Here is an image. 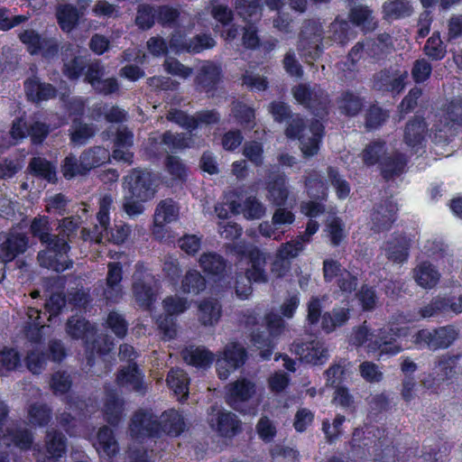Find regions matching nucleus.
<instances>
[{"instance_id":"412c9836","label":"nucleus","mask_w":462,"mask_h":462,"mask_svg":"<svg viewBox=\"0 0 462 462\" xmlns=\"http://www.w3.org/2000/svg\"><path fill=\"white\" fill-rule=\"evenodd\" d=\"M27 233H7L6 239L0 245V261L7 263L23 254L29 245Z\"/></svg>"},{"instance_id":"c85d7f7f","label":"nucleus","mask_w":462,"mask_h":462,"mask_svg":"<svg viewBox=\"0 0 462 462\" xmlns=\"http://www.w3.org/2000/svg\"><path fill=\"white\" fill-rule=\"evenodd\" d=\"M162 435L169 437H179L185 430V421L183 416L175 409L164 411L161 415Z\"/></svg>"},{"instance_id":"423d86ee","label":"nucleus","mask_w":462,"mask_h":462,"mask_svg":"<svg viewBox=\"0 0 462 462\" xmlns=\"http://www.w3.org/2000/svg\"><path fill=\"white\" fill-rule=\"evenodd\" d=\"M458 332L453 325L419 329L412 337L413 343L420 349L438 351L448 348L457 338Z\"/></svg>"},{"instance_id":"e433bc0d","label":"nucleus","mask_w":462,"mask_h":462,"mask_svg":"<svg viewBox=\"0 0 462 462\" xmlns=\"http://www.w3.org/2000/svg\"><path fill=\"white\" fill-rule=\"evenodd\" d=\"M107 267V289L105 291V295L107 300L116 302L118 298L121 297L120 282L123 279V267L119 262H111Z\"/></svg>"},{"instance_id":"79ce46f5","label":"nucleus","mask_w":462,"mask_h":462,"mask_svg":"<svg viewBox=\"0 0 462 462\" xmlns=\"http://www.w3.org/2000/svg\"><path fill=\"white\" fill-rule=\"evenodd\" d=\"M390 118V111L377 102L372 103L365 111V127L367 131H375L383 127Z\"/></svg>"},{"instance_id":"c9c22d12","label":"nucleus","mask_w":462,"mask_h":462,"mask_svg":"<svg viewBox=\"0 0 462 462\" xmlns=\"http://www.w3.org/2000/svg\"><path fill=\"white\" fill-rule=\"evenodd\" d=\"M179 207L171 199L161 200L156 206L153 215L154 226L163 228L164 226L179 218Z\"/></svg>"},{"instance_id":"6e6552de","label":"nucleus","mask_w":462,"mask_h":462,"mask_svg":"<svg viewBox=\"0 0 462 462\" xmlns=\"http://www.w3.org/2000/svg\"><path fill=\"white\" fill-rule=\"evenodd\" d=\"M402 329L397 325H393L372 330L367 345L369 352L379 353L380 356L399 354L402 346L397 339L402 335Z\"/></svg>"},{"instance_id":"2eb2a0df","label":"nucleus","mask_w":462,"mask_h":462,"mask_svg":"<svg viewBox=\"0 0 462 462\" xmlns=\"http://www.w3.org/2000/svg\"><path fill=\"white\" fill-rule=\"evenodd\" d=\"M452 312L456 315L462 312V295L456 296H437L424 307L419 310L421 319H430Z\"/></svg>"},{"instance_id":"09e8293b","label":"nucleus","mask_w":462,"mask_h":462,"mask_svg":"<svg viewBox=\"0 0 462 462\" xmlns=\"http://www.w3.org/2000/svg\"><path fill=\"white\" fill-rule=\"evenodd\" d=\"M315 233H302L300 239L291 240L282 244L277 252V258L282 261H289L296 256L304 249V242H309Z\"/></svg>"},{"instance_id":"ea45409f","label":"nucleus","mask_w":462,"mask_h":462,"mask_svg":"<svg viewBox=\"0 0 462 462\" xmlns=\"http://www.w3.org/2000/svg\"><path fill=\"white\" fill-rule=\"evenodd\" d=\"M26 315L28 321L24 327L26 338L32 343H41L42 340V328L44 321L42 319V311L33 307H28Z\"/></svg>"},{"instance_id":"69168bd1","label":"nucleus","mask_w":462,"mask_h":462,"mask_svg":"<svg viewBox=\"0 0 462 462\" xmlns=\"http://www.w3.org/2000/svg\"><path fill=\"white\" fill-rule=\"evenodd\" d=\"M265 212L266 208L255 196H249L243 202L242 213L248 220L261 219Z\"/></svg>"},{"instance_id":"338daca9","label":"nucleus","mask_w":462,"mask_h":462,"mask_svg":"<svg viewBox=\"0 0 462 462\" xmlns=\"http://www.w3.org/2000/svg\"><path fill=\"white\" fill-rule=\"evenodd\" d=\"M232 114L241 125H249L255 120V110L242 101L233 102Z\"/></svg>"},{"instance_id":"f704fd0d","label":"nucleus","mask_w":462,"mask_h":462,"mask_svg":"<svg viewBox=\"0 0 462 462\" xmlns=\"http://www.w3.org/2000/svg\"><path fill=\"white\" fill-rule=\"evenodd\" d=\"M351 310L349 308H333L331 311H325L322 315L321 329L326 334H330L337 328L347 323L350 319Z\"/></svg>"},{"instance_id":"8fccbe9b","label":"nucleus","mask_w":462,"mask_h":462,"mask_svg":"<svg viewBox=\"0 0 462 462\" xmlns=\"http://www.w3.org/2000/svg\"><path fill=\"white\" fill-rule=\"evenodd\" d=\"M206 279L197 270H189L181 280L180 290L186 294L198 295L206 289Z\"/></svg>"},{"instance_id":"5701e85b","label":"nucleus","mask_w":462,"mask_h":462,"mask_svg":"<svg viewBox=\"0 0 462 462\" xmlns=\"http://www.w3.org/2000/svg\"><path fill=\"white\" fill-rule=\"evenodd\" d=\"M116 381L119 386H131L137 393L146 390L143 374L135 362H130L127 366L120 368L116 373Z\"/></svg>"},{"instance_id":"3c124183","label":"nucleus","mask_w":462,"mask_h":462,"mask_svg":"<svg viewBox=\"0 0 462 462\" xmlns=\"http://www.w3.org/2000/svg\"><path fill=\"white\" fill-rule=\"evenodd\" d=\"M424 54L432 61H439L445 58L447 54V45L440 37V32L435 31L428 38L423 47Z\"/></svg>"},{"instance_id":"b1692460","label":"nucleus","mask_w":462,"mask_h":462,"mask_svg":"<svg viewBox=\"0 0 462 462\" xmlns=\"http://www.w3.org/2000/svg\"><path fill=\"white\" fill-rule=\"evenodd\" d=\"M124 411V399L120 398L115 391L107 393L102 409L106 423L112 427H117L123 420Z\"/></svg>"},{"instance_id":"de8ad7c7","label":"nucleus","mask_w":462,"mask_h":462,"mask_svg":"<svg viewBox=\"0 0 462 462\" xmlns=\"http://www.w3.org/2000/svg\"><path fill=\"white\" fill-rule=\"evenodd\" d=\"M414 272L415 281L422 288L431 289L435 287L439 281L438 270L428 262L421 263L415 268Z\"/></svg>"},{"instance_id":"7ed1b4c3","label":"nucleus","mask_w":462,"mask_h":462,"mask_svg":"<svg viewBox=\"0 0 462 462\" xmlns=\"http://www.w3.org/2000/svg\"><path fill=\"white\" fill-rule=\"evenodd\" d=\"M39 237L46 249L38 253V262L42 267L53 270L57 273L64 272L72 266V261L68 259L70 246L65 237H59L53 233H32ZM69 236L71 233H61Z\"/></svg>"},{"instance_id":"393cba45","label":"nucleus","mask_w":462,"mask_h":462,"mask_svg":"<svg viewBox=\"0 0 462 462\" xmlns=\"http://www.w3.org/2000/svg\"><path fill=\"white\" fill-rule=\"evenodd\" d=\"M183 361L190 366L198 369H208L214 362V354L203 346H186L181 351Z\"/></svg>"},{"instance_id":"72a5a7b5","label":"nucleus","mask_w":462,"mask_h":462,"mask_svg":"<svg viewBox=\"0 0 462 462\" xmlns=\"http://www.w3.org/2000/svg\"><path fill=\"white\" fill-rule=\"evenodd\" d=\"M305 188L308 196L311 199L326 202L328 198V185L322 176L317 171H310L305 177Z\"/></svg>"},{"instance_id":"37998d69","label":"nucleus","mask_w":462,"mask_h":462,"mask_svg":"<svg viewBox=\"0 0 462 462\" xmlns=\"http://www.w3.org/2000/svg\"><path fill=\"white\" fill-rule=\"evenodd\" d=\"M338 109L348 117L356 116L364 107V99L351 90L343 91L337 98Z\"/></svg>"},{"instance_id":"6e6d98bb","label":"nucleus","mask_w":462,"mask_h":462,"mask_svg":"<svg viewBox=\"0 0 462 462\" xmlns=\"http://www.w3.org/2000/svg\"><path fill=\"white\" fill-rule=\"evenodd\" d=\"M65 95L60 97L64 103V109L71 119L72 124H78L79 120L83 119L86 107L87 100L82 97H73L71 98L65 99Z\"/></svg>"},{"instance_id":"ddd939ff","label":"nucleus","mask_w":462,"mask_h":462,"mask_svg":"<svg viewBox=\"0 0 462 462\" xmlns=\"http://www.w3.org/2000/svg\"><path fill=\"white\" fill-rule=\"evenodd\" d=\"M246 359L247 351L241 344L237 342L228 344L225 347L223 357L217 363L219 379H226L233 371L242 367Z\"/></svg>"},{"instance_id":"f3484780","label":"nucleus","mask_w":462,"mask_h":462,"mask_svg":"<svg viewBox=\"0 0 462 462\" xmlns=\"http://www.w3.org/2000/svg\"><path fill=\"white\" fill-rule=\"evenodd\" d=\"M23 88L27 101L36 105L54 99L58 96V89L55 86L42 81L36 76L26 79L23 82Z\"/></svg>"},{"instance_id":"1a4fd4ad","label":"nucleus","mask_w":462,"mask_h":462,"mask_svg":"<svg viewBox=\"0 0 462 462\" xmlns=\"http://www.w3.org/2000/svg\"><path fill=\"white\" fill-rule=\"evenodd\" d=\"M129 431L133 439H159L162 437L160 420L152 409L139 408L129 422Z\"/></svg>"},{"instance_id":"e2e57ef3","label":"nucleus","mask_w":462,"mask_h":462,"mask_svg":"<svg viewBox=\"0 0 462 462\" xmlns=\"http://www.w3.org/2000/svg\"><path fill=\"white\" fill-rule=\"evenodd\" d=\"M133 292L135 300L141 307L149 309L152 306L155 298L150 284L143 281L135 282L133 284Z\"/></svg>"},{"instance_id":"603ef678","label":"nucleus","mask_w":462,"mask_h":462,"mask_svg":"<svg viewBox=\"0 0 462 462\" xmlns=\"http://www.w3.org/2000/svg\"><path fill=\"white\" fill-rule=\"evenodd\" d=\"M156 23V5L140 4L136 8L135 25L142 31L152 29Z\"/></svg>"},{"instance_id":"bf43d9fd","label":"nucleus","mask_w":462,"mask_h":462,"mask_svg":"<svg viewBox=\"0 0 462 462\" xmlns=\"http://www.w3.org/2000/svg\"><path fill=\"white\" fill-rule=\"evenodd\" d=\"M164 166L172 180L180 182L187 180L188 167L180 157L168 154L164 160Z\"/></svg>"},{"instance_id":"7c9ffc66","label":"nucleus","mask_w":462,"mask_h":462,"mask_svg":"<svg viewBox=\"0 0 462 462\" xmlns=\"http://www.w3.org/2000/svg\"><path fill=\"white\" fill-rule=\"evenodd\" d=\"M34 440L32 431L25 428L11 429L7 428L5 430V438L1 439L6 447L14 445L21 450H30L32 447Z\"/></svg>"},{"instance_id":"a19ab883","label":"nucleus","mask_w":462,"mask_h":462,"mask_svg":"<svg viewBox=\"0 0 462 462\" xmlns=\"http://www.w3.org/2000/svg\"><path fill=\"white\" fill-rule=\"evenodd\" d=\"M199 320L203 326H212L218 322L222 315V306L216 299H204L198 306Z\"/></svg>"},{"instance_id":"4d7b16f0","label":"nucleus","mask_w":462,"mask_h":462,"mask_svg":"<svg viewBox=\"0 0 462 462\" xmlns=\"http://www.w3.org/2000/svg\"><path fill=\"white\" fill-rule=\"evenodd\" d=\"M386 151V143L377 139L370 142L363 151V162L366 166L380 164Z\"/></svg>"},{"instance_id":"864d4df0","label":"nucleus","mask_w":462,"mask_h":462,"mask_svg":"<svg viewBox=\"0 0 462 462\" xmlns=\"http://www.w3.org/2000/svg\"><path fill=\"white\" fill-rule=\"evenodd\" d=\"M180 11L169 5H156V22L165 28H175L180 24Z\"/></svg>"},{"instance_id":"a18cd8bd","label":"nucleus","mask_w":462,"mask_h":462,"mask_svg":"<svg viewBox=\"0 0 462 462\" xmlns=\"http://www.w3.org/2000/svg\"><path fill=\"white\" fill-rule=\"evenodd\" d=\"M372 14L373 11L368 6L360 5L350 9L348 19L355 26L361 27L364 31H372L377 25Z\"/></svg>"},{"instance_id":"4c0bfd02","label":"nucleus","mask_w":462,"mask_h":462,"mask_svg":"<svg viewBox=\"0 0 462 462\" xmlns=\"http://www.w3.org/2000/svg\"><path fill=\"white\" fill-rule=\"evenodd\" d=\"M411 239L401 233L388 242L386 248L387 258L397 263H403L409 257Z\"/></svg>"},{"instance_id":"f257e3e1","label":"nucleus","mask_w":462,"mask_h":462,"mask_svg":"<svg viewBox=\"0 0 462 462\" xmlns=\"http://www.w3.org/2000/svg\"><path fill=\"white\" fill-rule=\"evenodd\" d=\"M124 187L127 189L124 202L125 211L130 216L138 215L143 211L142 203L153 199L157 179L151 171L134 168L124 177Z\"/></svg>"},{"instance_id":"9d476101","label":"nucleus","mask_w":462,"mask_h":462,"mask_svg":"<svg viewBox=\"0 0 462 462\" xmlns=\"http://www.w3.org/2000/svg\"><path fill=\"white\" fill-rule=\"evenodd\" d=\"M42 447L34 448V455L38 462H58L68 449L67 437L58 430H49L44 436Z\"/></svg>"},{"instance_id":"052dcab7","label":"nucleus","mask_w":462,"mask_h":462,"mask_svg":"<svg viewBox=\"0 0 462 462\" xmlns=\"http://www.w3.org/2000/svg\"><path fill=\"white\" fill-rule=\"evenodd\" d=\"M105 326L120 339L125 338L128 331V322L122 314L116 310H111L107 314Z\"/></svg>"},{"instance_id":"f03ea898","label":"nucleus","mask_w":462,"mask_h":462,"mask_svg":"<svg viewBox=\"0 0 462 462\" xmlns=\"http://www.w3.org/2000/svg\"><path fill=\"white\" fill-rule=\"evenodd\" d=\"M234 252L241 260H247L250 267L246 269L245 276L236 278L235 290L236 296L245 300L253 292L252 282H266L267 275L264 270L266 257L257 246L252 245H236Z\"/></svg>"},{"instance_id":"58836bf2","label":"nucleus","mask_w":462,"mask_h":462,"mask_svg":"<svg viewBox=\"0 0 462 462\" xmlns=\"http://www.w3.org/2000/svg\"><path fill=\"white\" fill-rule=\"evenodd\" d=\"M364 43L366 56L375 60L383 59L393 46L392 37L386 32L380 33L375 38L365 39Z\"/></svg>"},{"instance_id":"13d9d810","label":"nucleus","mask_w":462,"mask_h":462,"mask_svg":"<svg viewBox=\"0 0 462 462\" xmlns=\"http://www.w3.org/2000/svg\"><path fill=\"white\" fill-rule=\"evenodd\" d=\"M272 336L265 331H253L251 334V342L254 346L260 349V356L263 360H270L274 349V344Z\"/></svg>"},{"instance_id":"a878e982","label":"nucleus","mask_w":462,"mask_h":462,"mask_svg":"<svg viewBox=\"0 0 462 462\" xmlns=\"http://www.w3.org/2000/svg\"><path fill=\"white\" fill-rule=\"evenodd\" d=\"M408 160L404 153L395 152L391 155L383 157L380 162L381 176L385 180H391L404 172Z\"/></svg>"},{"instance_id":"bb28decb","label":"nucleus","mask_w":462,"mask_h":462,"mask_svg":"<svg viewBox=\"0 0 462 462\" xmlns=\"http://www.w3.org/2000/svg\"><path fill=\"white\" fill-rule=\"evenodd\" d=\"M27 170L31 175L49 183L56 184L58 182L56 166L46 158L40 156L31 158Z\"/></svg>"},{"instance_id":"0eeeda50","label":"nucleus","mask_w":462,"mask_h":462,"mask_svg":"<svg viewBox=\"0 0 462 462\" xmlns=\"http://www.w3.org/2000/svg\"><path fill=\"white\" fill-rule=\"evenodd\" d=\"M324 30L319 21L306 20L299 36L300 49L306 58L317 60L323 52Z\"/></svg>"},{"instance_id":"0e129e2a","label":"nucleus","mask_w":462,"mask_h":462,"mask_svg":"<svg viewBox=\"0 0 462 462\" xmlns=\"http://www.w3.org/2000/svg\"><path fill=\"white\" fill-rule=\"evenodd\" d=\"M88 61L83 56H74L70 60L64 62L62 66L63 75L70 80L79 79L87 69Z\"/></svg>"},{"instance_id":"f8f14e48","label":"nucleus","mask_w":462,"mask_h":462,"mask_svg":"<svg viewBox=\"0 0 462 462\" xmlns=\"http://www.w3.org/2000/svg\"><path fill=\"white\" fill-rule=\"evenodd\" d=\"M18 38L31 55L41 53L44 58H53L59 53V43L54 38L42 37L33 29L23 30L19 32Z\"/></svg>"},{"instance_id":"2f4dec72","label":"nucleus","mask_w":462,"mask_h":462,"mask_svg":"<svg viewBox=\"0 0 462 462\" xmlns=\"http://www.w3.org/2000/svg\"><path fill=\"white\" fill-rule=\"evenodd\" d=\"M83 171L88 173L95 168L110 162V152L104 146L96 145L86 149L80 154Z\"/></svg>"},{"instance_id":"aec40b11","label":"nucleus","mask_w":462,"mask_h":462,"mask_svg":"<svg viewBox=\"0 0 462 462\" xmlns=\"http://www.w3.org/2000/svg\"><path fill=\"white\" fill-rule=\"evenodd\" d=\"M266 198L273 205L283 207L289 198L288 179L284 173L270 175L265 182Z\"/></svg>"},{"instance_id":"680f3d73","label":"nucleus","mask_w":462,"mask_h":462,"mask_svg":"<svg viewBox=\"0 0 462 462\" xmlns=\"http://www.w3.org/2000/svg\"><path fill=\"white\" fill-rule=\"evenodd\" d=\"M356 296L363 311H373L375 310L378 302V296L374 286H370L368 284L361 285Z\"/></svg>"},{"instance_id":"9b49d317","label":"nucleus","mask_w":462,"mask_h":462,"mask_svg":"<svg viewBox=\"0 0 462 462\" xmlns=\"http://www.w3.org/2000/svg\"><path fill=\"white\" fill-rule=\"evenodd\" d=\"M208 422L222 438L233 439L242 431V422L235 413L218 410L215 405L209 408Z\"/></svg>"},{"instance_id":"774afa93","label":"nucleus","mask_w":462,"mask_h":462,"mask_svg":"<svg viewBox=\"0 0 462 462\" xmlns=\"http://www.w3.org/2000/svg\"><path fill=\"white\" fill-rule=\"evenodd\" d=\"M162 307L165 313L177 317L189 308V302L186 298L170 295L163 299Z\"/></svg>"},{"instance_id":"49530a36","label":"nucleus","mask_w":462,"mask_h":462,"mask_svg":"<svg viewBox=\"0 0 462 462\" xmlns=\"http://www.w3.org/2000/svg\"><path fill=\"white\" fill-rule=\"evenodd\" d=\"M56 17L60 28L63 32H69L78 25L79 14L76 6L65 4L58 7Z\"/></svg>"},{"instance_id":"39448f33","label":"nucleus","mask_w":462,"mask_h":462,"mask_svg":"<svg viewBox=\"0 0 462 462\" xmlns=\"http://www.w3.org/2000/svg\"><path fill=\"white\" fill-rule=\"evenodd\" d=\"M296 102L308 109L313 116L324 118L328 115L329 96L319 85L313 88L308 83H300L291 89Z\"/></svg>"},{"instance_id":"a211bd4d","label":"nucleus","mask_w":462,"mask_h":462,"mask_svg":"<svg viewBox=\"0 0 462 462\" xmlns=\"http://www.w3.org/2000/svg\"><path fill=\"white\" fill-rule=\"evenodd\" d=\"M294 347L295 354L306 364L320 365L328 358V349L318 340L297 343Z\"/></svg>"},{"instance_id":"4468645a","label":"nucleus","mask_w":462,"mask_h":462,"mask_svg":"<svg viewBox=\"0 0 462 462\" xmlns=\"http://www.w3.org/2000/svg\"><path fill=\"white\" fill-rule=\"evenodd\" d=\"M407 79V72H401L399 69H394L392 67L385 68L373 76L374 88L383 92L391 93L392 95H399L405 88V79Z\"/></svg>"},{"instance_id":"473e14b6","label":"nucleus","mask_w":462,"mask_h":462,"mask_svg":"<svg viewBox=\"0 0 462 462\" xmlns=\"http://www.w3.org/2000/svg\"><path fill=\"white\" fill-rule=\"evenodd\" d=\"M97 450L99 454L112 458L119 452V445L114 430L106 425L99 428L97 433Z\"/></svg>"},{"instance_id":"5fc2aeb1","label":"nucleus","mask_w":462,"mask_h":462,"mask_svg":"<svg viewBox=\"0 0 462 462\" xmlns=\"http://www.w3.org/2000/svg\"><path fill=\"white\" fill-rule=\"evenodd\" d=\"M52 419V410L46 403L34 402L29 406L28 420L33 426L45 427Z\"/></svg>"},{"instance_id":"cd10ccee","label":"nucleus","mask_w":462,"mask_h":462,"mask_svg":"<svg viewBox=\"0 0 462 462\" xmlns=\"http://www.w3.org/2000/svg\"><path fill=\"white\" fill-rule=\"evenodd\" d=\"M426 123L423 118H413L406 123L403 139L417 152L425 140Z\"/></svg>"},{"instance_id":"c03bdc74","label":"nucleus","mask_w":462,"mask_h":462,"mask_svg":"<svg viewBox=\"0 0 462 462\" xmlns=\"http://www.w3.org/2000/svg\"><path fill=\"white\" fill-rule=\"evenodd\" d=\"M412 12V5L408 0H388L383 5V18L388 21L409 17Z\"/></svg>"},{"instance_id":"4be33fe9","label":"nucleus","mask_w":462,"mask_h":462,"mask_svg":"<svg viewBox=\"0 0 462 462\" xmlns=\"http://www.w3.org/2000/svg\"><path fill=\"white\" fill-rule=\"evenodd\" d=\"M222 69L213 62H208L200 67L194 82L197 89L206 93H211L217 90L221 80Z\"/></svg>"},{"instance_id":"20e7f679","label":"nucleus","mask_w":462,"mask_h":462,"mask_svg":"<svg viewBox=\"0 0 462 462\" xmlns=\"http://www.w3.org/2000/svg\"><path fill=\"white\" fill-rule=\"evenodd\" d=\"M65 330L69 337L75 340H82L88 348H90L91 351L96 352L99 356L107 355L112 348L113 342L107 337H98L93 339L91 346H88L89 339L94 337L97 329L84 317H69L66 321Z\"/></svg>"},{"instance_id":"c756f323","label":"nucleus","mask_w":462,"mask_h":462,"mask_svg":"<svg viewBox=\"0 0 462 462\" xmlns=\"http://www.w3.org/2000/svg\"><path fill=\"white\" fill-rule=\"evenodd\" d=\"M199 265L203 272L210 278L221 280L224 278L226 261L217 253H205L199 257Z\"/></svg>"},{"instance_id":"6ab92c4d","label":"nucleus","mask_w":462,"mask_h":462,"mask_svg":"<svg viewBox=\"0 0 462 462\" xmlns=\"http://www.w3.org/2000/svg\"><path fill=\"white\" fill-rule=\"evenodd\" d=\"M398 207L390 199L381 200L376 204L371 214V219L376 231H388L396 220Z\"/></svg>"},{"instance_id":"dca6fc26","label":"nucleus","mask_w":462,"mask_h":462,"mask_svg":"<svg viewBox=\"0 0 462 462\" xmlns=\"http://www.w3.org/2000/svg\"><path fill=\"white\" fill-rule=\"evenodd\" d=\"M256 393V385L247 378H238L225 387V402L234 410L251 400Z\"/></svg>"}]
</instances>
